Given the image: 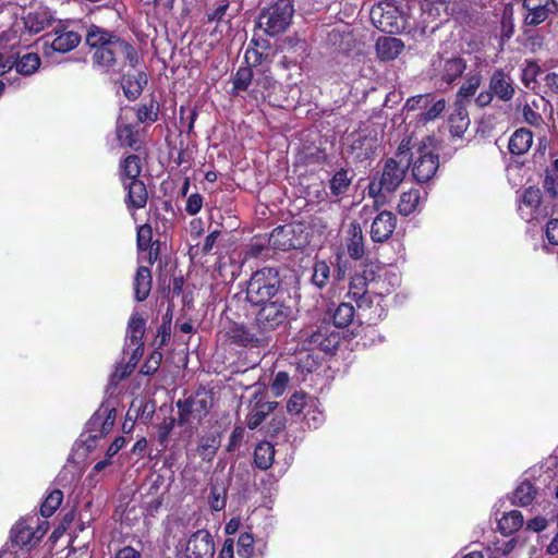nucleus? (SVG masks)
Masks as SVG:
<instances>
[{
	"label": "nucleus",
	"instance_id": "a878e982",
	"mask_svg": "<svg viewBox=\"0 0 558 558\" xmlns=\"http://www.w3.org/2000/svg\"><path fill=\"white\" fill-rule=\"evenodd\" d=\"M345 247L349 256L353 259H360L364 255V236L359 223H351L348 230Z\"/></svg>",
	"mask_w": 558,
	"mask_h": 558
},
{
	"label": "nucleus",
	"instance_id": "4be33fe9",
	"mask_svg": "<svg viewBox=\"0 0 558 558\" xmlns=\"http://www.w3.org/2000/svg\"><path fill=\"white\" fill-rule=\"evenodd\" d=\"M178 411H179V424L185 425L189 424L191 418H201L203 414L206 413V401L205 400H195V399H185L179 400L177 402Z\"/></svg>",
	"mask_w": 558,
	"mask_h": 558
},
{
	"label": "nucleus",
	"instance_id": "4468645a",
	"mask_svg": "<svg viewBox=\"0 0 558 558\" xmlns=\"http://www.w3.org/2000/svg\"><path fill=\"white\" fill-rule=\"evenodd\" d=\"M277 407L275 401H266L264 395L259 391L254 392L248 403V414L246 416V424L250 429L257 428L262 422Z\"/></svg>",
	"mask_w": 558,
	"mask_h": 558
},
{
	"label": "nucleus",
	"instance_id": "5fc2aeb1",
	"mask_svg": "<svg viewBox=\"0 0 558 558\" xmlns=\"http://www.w3.org/2000/svg\"><path fill=\"white\" fill-rule=\"evenodd\" d=\"M101 435H107L113 427L116 421V410L113 408L101 407Z\"/></svg>",
	"mask_w": 558,
	"mask_h": 558
},
{
	"label": "nucleus",
	"instance_id": "f257e3e1",
	"mask_svg": "<svg viewBox=\"0 0 558 558\" xmlns=\"http://www.w3.org/2000/svg\"><path fill=\"white\" fill-rule=\"evenodd\" d=\"M399 282L397 274L376 263H368L351 278L348 295L356 302L367 323L376 324L386 314L385 295L390 294Z\"/></svg>",
	"mask_w": 558,
	"mask_h": 558
},
{
	"label": "nucleus",
	"instance_id": "393cba45",
	"mask_svg": "<svg viewBox=\"0 0 558 558\" xmlns=\"http://www.w3.org/2000/svg\"><path fill=\"white\" fill-rule=\"evenodd\" d=\"M220 444L221 439L218 432H207L199 436L196 452L202 460L210 462L219 450Z\"/></svg>",
	"mask_w": 558,
	"mask_h": 558
},
{
	"label": "nucleus",
	"instance_id": "20e7f679",
	"mask_svg": "<svg viewBox=\"0 0 558 558\" xmlns=\"http://www.w3.org/2000/svg\"><path fill=\"white\" fill-rule=\"evenodd\" d=\"M280 288L279 272L276 268L265 267L253 274L251 277L246 298L253 305L274 301L278 298Z\"/></svg>",
	"mask_w": 558,
	"mask_h": 558
},
{
	"label": "nucleus",
	"instance_id": "1a4fd4ad",
	"mask_svg": "<svg viewBox=\"0 0 558 558\" xmlns=\"http://www.w3.org/2000/svg\"><path fill=\"white\" fill-rule=\"evenodd\" d=\"M373 25L384 33H397L403 28V20L398 7L391 1H380L369 12Z\"/></svg>",
	"mask_w": 558,
	"mask_h": 558
},
{
	"label": "nucleus",
	"instance_id": "338daca9",
	"mask_svg": "<svg viewBox=\"0 0 558 558\" xmlns=\"http://www.w3.org/2000/svg\"><path fill=\"white\" fill-rule=\"evenodd\" d=\"M543 187L551 198L558 195V180L548 173L545 175Z\"/></svg>",
	"mask_w": 558,
	"mask_h": 558
},
{
	"label": "nucleus",
	"instance_id": "6e6d98bb",
	"mask_svg": "<svg viewBox=\"0 0 558 558\" xmlns=\"http://www.w3.org/2000/svg\"><path fill=\"white\" fill-rule=\"evenodd\" d=\"M137 362L138 361L135 362V360H132V357H131L129 363H126L124 365H118L116 367L114 372L111 374V377H110L111 384L116 385L117 383H119L120 380L125 378L128 375H130L133 372Z\"/></svg>",
	"mask_w": 558,
	"mask_h": 558
},
{
	"label": "nucleus",
	"instance_id": "ea45409f",
	"mask_svg": "<svg viewBox=\"0 0 558 558\" xmlns=\"http://www.w3.org/2000/svg\"><path fill=\"white\" fill-rule=\"evenodd\" d=\"M63 500V493L60 489L52 490L44 500L40 507V513L45 518L51 517L60 507Z\"/></svg>",
	"mask_w": 558,
	"mask_h": 558
},
{
	"label": "nucleus",
	"instance_id": "f8f14e48",
	"mask_svg": "<svg viewBox=\"0 0 558 558\" xmlns=\"http://www.w3.org/2000/svg\"><path fill=\"white\" fill-rule=\"evenodd\" d=\"M46 529L34 526L27 520L19 521L11 530V542L13 547H26L31 553L32 547L44 536Z\"/></svg>",
	"mask_w": 558,
	"mask_h": 558
},
{
	"label": "nucleus",
	"instance_id": "09e8293b",
	"mask_svg": "<svg viewBox=\"0 0 558 558\" xmlns=\"http://www.w3.org/2000/svg\"><path fill=\"white\" fill-rule=\"evenodd\" d=\"M254 553V538L250 533H242L238 539V555L250 558Z\"/></svg>",
	"mask_w": 558,
	"mask_h": 558
},
{
	"label": "nucleus",
	"instance_id": "3c124183",
	"mask_svg": "<svg viewBox=\"0 0 558 558\" xmlns=\"http://www.w3.org/2000/svg\"><path fill=\"white\" fill-rule=\"evenodd\" d=\"M304 418L308 427L317 428L324 422L325 416L323 411L316 409L315 402L311 400V404L305 412Z\"/></svg>",
	"mask_w": 558,
	"mask_h": 558
},
{
	"label": "nucleus",
	"instance_id": "f03ea898",
	"mask_svg": "<svg viewBox=\"0 0 558 558\" xmlns=\"http://www.w3.org/2000/svg\"><path fill=\"white\" fill-rule=\"evenodd\" d=\"M409 153L414 179L417 182H426L432 179L439 166L435 140L432 136H425L420 143H416L413 136L403 138L398 147L397 155L401 157Z\"/></svg>",
	"mask_w": 558,
	"mask_h": 558
},
{
	"label": "nucleus",
	"instance_id": "c03bdc74",
	"mask_svg": "<svg viewBox=\"0 0 558 558\" xmlns=\"http://www.w3.org/2000/svg\"><path fill=\"white\" fill-rule=\"evenodd\" d=\"M329 274H330V268L326 262H323V260L316 262L314 265V269H313L312 282L316 287L323 288L327 283Z\"/></svg>",
	"mask_w": 558,
	"mask_h": 558
},
{
	"label": "nucleus",
	"instance_id": "c756f323",
	"mask_svg": "<svg viewBox=\"0 0 558 558\" xmlns=\"http://www.w3.org/2000/svg\"><path fill=\"white\" fill-rule=\"evenodd\" d=\"M524 523L523 514L519 510H512L504 515L498 521V529L504 535H510L519 531Z\"/></svg>",
	"mask_w": 558,
	"mask_h": 558
},
{
	"label": "nucleus",
	"instance_id": "79ce46f5",
	"mask_svg": "<svg viewBox=\"0 0 558 558\" xmlns=\"http://www.w3.org/2000/svg\"><path fill=\"white\" fill-rule=\"evenodd\" d=\"M117 137L121 146L134 147L137 143V135L130 124H118Z\"/></svg>",
	"mask_w": 558,
	"mask_h": 558
},
{
	"label": "nucleus",
	"instance_id": "e433bc0d",
	"mask_svg": "<svg viewBox=\"0 0 558 558\" xmlns=\"http://www.w3.org/2000/svg\"><path fill=\"white\" fill-rule=\"evenodd\" d=\"M448 9L446 0H421V10L426 21H435Z\"/></svg>",
	"mask_w": 558,
	"mask_h": 558
},
{
	"label": "nucleus",
	"instance_id": "bb28decb",
	"mask_svg": "<svg viewBox=\"0 0 558 558\" xmlns=\"http://www.w3.org/2000/svg\"><path fill=\"white\" fill-rule=\"evenodd\" d=\"M533 144V133L524 128L518 129L509 138L508 148L513 155H523Z\"/></svg>",
	"mask_w": 558,
	"mask_h": 558
},
{
	"label": "nucleus",
	"instance_id": "b1692460",
	"mask_svg": "<svg viewBox=\"0 0 558 558\" xmlns=\"http://www.w3.org/2000/svg\"><path fill=\"white\" fill-rule=\"evenodd\" d=\"M404 44L397 37L384 36L376 41V52L381 61H392L399 57Z\"/></svg>",
	"mask_w": 558,
	"mask_h": 558
},
{
	"label": "nucleus",
	"instance_id": "de8ad7c7",
	"mask_svg": "<svg viewBox=\"0 0 558 558\" xmlns=\"http://www.w3.org/2000/svg\"><path fill=\"white\" fill-rule=\"evenodd\" d=\"M208 504L214 511H220L226 507V493L222 487L211 486Z\"/></svg>",
	"mask_w": 558,
	"mask_h": 558
},
{
	"label": "nucleus",
	"instance_id": "0e129e2a",
	"mask_svg": "<svg viewBox=\"0 0 558 558\" xmlns=\"http://www.w3.org/2000/svg\"><path fill=\"white\" fill-rule=\"evenodd\" d=\"M228 8V2L220 3L213 12L207 13V22H221L227 13Z\"/></svg>",
	"mask_w": 558,
	"mask_h": 558
},
{
	"label": "nucleus",
	"instance_id": "7ed1b4c3",
	"mask_svg": "<svg viewBox=\"0 0 558 558\" xmlns=\"http://www.w3.org/2000/svg\"><path fill=\"white\" fill-rule=\"evenodd\" d=\"M137 50L126 40H113L93 53V63L104 72L121 73L123 65L134 69L138 63Z\"/></svg>",
	"mask_w": 558,
	"mask_h": 558
},
{
	"label": "nucleus",
	"instance_id": "423d86ee",
	"mask_svg": "<svg viewBox=\"0 0 558 558\" xmlns=\"http://www.w3.org/2000/svg\"><path fill=\"white\" fill-rule=\"evenodd\" d=\"M293 14L294 8L290 0H278L262 12L258 25L267 35L276 36L289 27Z\"/></svg>",
	"mask_w": 558,
	"mask_h": 558
},
{
	"label": "nucleus",
	"instance_id": "72a5a7b5",
	"mask_svg": "<svg viewBox=\"0 0 558 558\" xmlns=\"http://www.w3.org/2000/svg\"><path fill=\"white\" fill-rule=\"evenodd\" d=\"M16 71L23 75H31L35 73L40 66V58L37 53L28 52L22 56L19 60L12 58Z\"/></svg>",
	"mask_w": 558,
	"mask_h": 558
},
{
	"label": "nucleus",
	"instance_id": "f704fd0d",
	"mask_svg": "<svg viewBox=\"0 0 558 558\" xmlns=\"http://www.w3.org/2000/svg\"><path fill=\"white\" fill-rule=\"evenodd\" d=\"M354 315V306L348 302H343L339 304L333 312V325L338 328H345L352 323Z\"/></svg>",
	"mask_w": 558,
	"mask_h": 558
},
{
	"label": "nucleus",
	"instance_id": "9b49d317",
	"mask_svg": "<svg viewBox=\"0 0 558 558\" xmlns=\"http://www.w3.org/2000/svg\"><path fill=\"white\" fill-rule=\"evenodd\" d=\"M215 551V543L211 534L207 530H198L187 538L183 557L214 558Z\"/></svg>",
	"mask_w": 558,
	"mask_h": 558
},
{
	"label": "nucleus",
	"instance_id": "473e14b6",
	"mask_svg": "<svg viewBox=\"0 0 558 558\" xmlns=\"http://www.w3.org/2000/svg\"><path fill=\"white\" fill-rule=\"evenodd\" d=\"M421 196L418 190H410L408 192H403L400 195V201L398 203V211L402 216H409L413 214L420 203Z\"/></svg>",
	"mask_w": 558,
	"mask_h": 558
},
{
	"label": "nucleus",
	"instance_id": "aec40b11",
	"mask_svg": "<svg viewBox=\"0 0 558 558\" xmlns=\"http://www.w3.org/2000/svg\"><path fill=\"white\" fill-rule=\"evenodd\" d=\"M269 245L275 250L289 251L301 246L292 226H279L269 235Z\"/></svg>",
	"mask_w": 558,
	"mask_h": 558
},
{
	"label": "nucleus",
	"instance_id": "c85d7f7f",
	"mask_svg": "<svg viewBox=\"0 0 558 558\" xmlns=\"http://www.w3.org/2000/svg\"><path fill=\"white\" fill-rule=\"evenodd\" d=\"M113 40L122 39L96 25H92L86 34L87 45L95 50L101 47H106L107 43H111Z\"/></svg>",
	"mask_w": 558,
	"mask_h": 558
},
{
	"label": "nucleus",
	"instance_id": "cd10ccee",
	"mask_svg": "<svg viewBox=\"0 0 558 558\" xmlns=\"http://www.w3.org/2000/svg\"><path fill=\"white\" fill-rule=\"evenodd\" d=\"M151 289V275L150 270L141 266L137 268L135 278H134V295L138 302H142L147 299Z\"/></svg>",
	"mask_w": 558,
	"mask_h": 558
},
{
	"label": "nucleus",
	"instance_id": "0eeeda50",
	"mask_svg": "<svg viewBox=\"0 0 558 558\" xmlns=\"http://www.w3.org/2000/svg\"><path fill=\"white\" fill-rule=\"evenodd\" d=\"M553 208L554 205L543 198L541 190L534 186L524 190L519 204V213L527 222L545 219Z\"/></svg>",
	"mask_w": 558,
	"mask_h": 558
},
{
	"label": "nucleus",
	"instance_id": "dca6fc26",
	"mask_svg": "<svg viewBox=\"0 0 558 558\" xmlns=\"http://www.w3.org/2000/svg\"><path fill=\"white\" fill-rule=\"evenodd\" d=\"M54 37L49 41L50 34L45 36L46 44H50L53 51L65 53L78 46L81 43V35L74 31L68 29L64 24H58L53 28Z\"/></svg>",
	"mask_w": 558,
	"mask_h": 558
},
{
	"label": "nucleus",
	"instance_id": "69168bd1",
	"mask_svg": "<svg viewBox=\"0 0 558 558\" xmlns=\"http://www.w3.org/2000/svg\"><path fill=\"white\" fill-rule=\"evenodd\" d=\"M546 238L549 243L558 245V219H551L547 222Z\"/></svg>",
	"mask_w": 558,
	"mask_h": 558
},
{
	"label": "nucleus",
	"instance_id": "680f3d73",
	"mask_svg": "<svg viewBox=\"0 0 558 558\" xmlns=\"http://www.w3.org/2000/svg\"><path fill=\"white\" fill-rule=\"evenodd\" d=\"M203 207V196L198 193H193L187 197L185 210L189 215L194 216L201 211Z\"/></svg>",
	"mask_w": 558,
	"mask_h": 558
},
{
	"label": "nucleus",
	"instance_id": "6ab92c4d",
	"mask_svg": "<svg viewBox=\"0 0 558 558\" xmlns=\"http://www.w3.org/2000/svg\"><path fill=\"white\" fill-rule=\"evenodd\" d=\"M489 89L493 95L502 101H509L514 96L513 81L502 70H496L489 78Z\"/></svg>",
	"mask_w": 558,
	"mask_h": 558
},
{
	"label": "nucleus",
	"instance_id": "ddd939ff",
	"mask_svg": "<svg viewBox=\"0 0 558 558\" xmlns=\"http://www.w3.org/2000/svg\"><path fill=\"white\" fill-rule=\"evenodd\" d=\"M145 332V320L138 313H134L128 325L125 349L132 351V360L138 361L143 353V336Z\"/></svg>",
	"mask_w": 558,
	"mask_h": 558
},
{
	"label": "nucleus",
	"instance_id": "e2e57ef3",
	"mask_svg": "<svg viewBox=\"0 0 558 558\" xmlns=\"http://www.w3.org/2000/svg\"><path fill=\"white\" fill-rule=\"evenodd\" d=\"M515 539L512 538V539H509V541H502V542H496L494 543V546L492 547L493 549H495L496 553L500 554L501 556H507L509 555L515 547Z\"/></svg>",
	"mask_w": 558,
	"mask_h": 558
},
{
	"label": "nucleus",
	"instance_id": "4c0bfd02",
	"mask_svg": "<svg viewBox=\"0 0 558 558\" xmlns=\"http://www.w3.org/2000/svg\"><path fill=\"white\" fill-rule=\"evenodd\" d=\"M536 496V489L529 481L520 483L513 493V502L521 507L530 505Z\"/></svg>",
	"mask_w": 558,
	"mask_h": 558
},
{
	"label": "nucleus",
	"instance_id": "052dcab7",
	"mask_svg": "<svg viewBox=\"0 0 558 558\" xmlns=\"http://www.w3.org/2000/svg\"><path fill=\"white\" fill-rule=\"evenodd\" d=\"M151 241V228L147 225L141 226L137 229V247L141 251H146Z\"/></svg>",
	"mask_w": 558,
	"mask_h": 558
},
{
	"label": "nucleus",
	"instance_id": "49530a36",
	"mask_svg": "<svg viewBox=\"0 0 558 558\" xmlns=\"http://www.w3.org/2000/svg\"><path fill=\"white\" fill-rule=\"evenodd\" d=\"M450 122L451 133L460 136L466 130L470 120L466 112L462 109H459L456 114L450 117Z\"/></svg>",
	"mask_w": 558,
	"mask_h": 558
},
{
	"label": "nucleus",
	"instance_id": "58836bf2",
	"mask_svg": "<svg viewBox=\"0 0 558 558\" xmlns=\"http://www.w3.org/2000/svg\"><path fill=\"white\" fill-rule=\"evenodd\" d=\"M445 108H446L445 99L440 98V99L435 100L433 98V101L428 106V108L423 109V111L416 116L417 123L426 124L427 122L434 121L444 112Z\"/></svg>",
	"mask_w": 558,
	"mask_h": 558
},
{
	"label": "nucleus",
	"instance_id": "39448f33",
	"mask_svg": "<svg viewBox=\"0 0 558 558\" xmlns=\"http://www.w3.org/2000/svg\"><path fill=\"white\" fill-rule=\"evenodd\" d=\"M257 306L259 310L255 315L254 324L262 336H267V333L286 326L292 314L291 307L279 298Z\"/></svg>",
	"mask_w": 558,
	"mask_h": 558
},
{
	"label": "nucleus",
	"instance_id": "6e6552de",
	"mask_svg": "<svg viewBox=\"0 0 558 558\" xmlns=\"http://www.w3.org/2000/svg\"><path fill=\"white\" fill-rule=\"evenodd\" d=\"M409 163L408 161L405 166H400L395 159H387L381 174L378 178H374L368 184L367 194H378L379 190H386L387 193L395 192L403 181Z\"/></svg>",
	"mask_w": 558,
	"mask_h": 558
},
{
	"label": "nucleus",
	"instance_id": "8fccbe9b",
	"mask_svg": "<svg viewBox=\"0 0 558 558\" xmlns=\"http://www.w3.org/2000/svg\"><path fill=\"white\" fill-rule=\"evenodd\" d=\"M482 82V76L480 74H472L465 78V82L459 89V95L462 97L473 96L477 88L480 87Z\"/></svg>",
	"mask_w": 558,
	"mask_h": 558
},
{
	"label": "nucleus",
	"instance_id": "603ef678",
	"mask_svg": "<svg viewBox=\"0 0 558 558\" xmlns=\"http://www.w3.org/2000/svg\"><path fill=\"white\" fill-rule=\"evenodd\" d=\"M290 377L286 372H278L270 385V391L275 397H280L286 391Z\"/></svg>",
	"mask_w": 558,
	"mask_h": 558
},
{
	"label": "nucleus",
	"instance_id": "f3484780",
	"mask_svg": "<svg viewBox=\"0 0 558 558\" xmlns=\"http://www.w3.org/2000/svg\"><path fill=\"white\" fill-rule=\"evenodd\" d=\"M396 225L397 218L391 211H380L371 225V239L377 243L387 241L392 235Z\"/></svg>",
	"mask_w": 558,
	"mask_h": 558
},
{
	"label": "nucleus",
	"instance_id": "9d476101",
	"mask_svg": "<svg viewBox=\"0 0 558 558\" xmlns=\"http://www.w3.org/2000/svg\"><path fill=\"white\" fill-rule=\"evenodd\" d=\"M465 69V60L457 54L438 53L432 59L434 77L447 85L460 78Z\"/></svg>",
	"mask_w": 558,
	"mask_h": 558
},
{
	"label": "nucleus",
	"instance_id": "2eb2a0df",
	"mask_svg": "<svg viewBox=\"0 0 558 558\" xmlns=\"http://www.w3.org/2000/svg\"><path fill=\"white\" fill-rule=\"evenodd\" d=\"M136 66L132 69L130 65H123V72L120 73L123 93L130 100H135L147 84L146 74Z\"/></svg>",
	"mask_w": 558,
	"mask_h": 558
},
{
	"label": "nucleus",
	"instance_id": "a19ab883",
	"mask_svg": "<svg viewBox=\"0 0 558 558\" xmlns=\"http://www.w3.org/2000/svg\"><path fill=\"white\" fill-rule=\"evenodd\" d=\"M254 81V73L251 66L240 68L233 78V89L239 93L246 90L250 84Z\"/></svg>",
	"mask_w": 558,
	"mask_h": 558
},
{
	"label": "nucleus",
	"instance_id": "7c9ffc66",
	"mask_svg": "<svg viewBox=\"0 0 558 558\" xmlns=\"http://www.w3.org/2000/svg\"><path fill=\"white\" fill-rule=\"evenodd\" d=\"M275 448L268 441L259 442L254 451V462L260 470H267L272 465Z\"/></svg>",
	"mask_w": 558,
	"mask_h": 558
},
{
	"label": "nucleus",
	"instance_id": "412c9836",
	"mask_svg": "<svg viewBox=\"0 0 558 558\" xmlns=\"http://www.w3.org/2000/svg\"><path fill=\"white\" fill-rule=\"evenodd\" d=\"M123 186L128 192L125 203L129 209L135 210L146 206L148 193L142 180L124 181Z\"/></svg>",
	"mask_w": 558,
	"mask_h": 558
},
{
	"label": "nucleus",
	"instance_id": "5701e85b",
	"mask_svg": "<svg viewBox=\"0 0 558 558\" xmlns=\"http://www.w3.org/2000/svg\"><path fill=\"white\" fill-rule=\"evenodd\" d=\"M53 20V15L46 7H38L24 16V26L32 33L37 34L45 29Z\"/></svg>",
	"mask_w": 558,
	"mask_h": 558
},
{
	"label": "nucleus",
	"instance_id": "864d4df0",
	"mask_svg": "<svg viewBox=\"0 0 558 558\" xmlns=\"http://www.w3.org/2000/svg\"><path fill=\"white\" fill-rule=\"evenodd\" d=\"M136 117L140 122H155L158 118V107L151 101L149 105L138 107Z\"/></svg>",
	"mask_w": 558,
	"mask_h": 558
},
{
	"label": "nucleus",
	"instance_id": "a18cd8bd",
	"mask_svg": "<svg viewBox=\"0 0 558 558\" xmlns=\"http://www.w3.org/2000/svg\"><path fill=\"white\" fill-rule=\"evenodd\" d=\"M310 404L307 396L304 392H294L287 403V409L289 413L296 415L300 414L303 409L307 410Z\"/></svg>",
	"mask_w": 558,
	"mask_h": 558
},
{
	"label": "nucleus",
	"instance_id": "13d9d810",
	"mask_svg": "<svg viewBox=\"0 0 558 558\" xmlns=\"http://www.w3.org/2000/svg\"><path fill=\"white\" fill-rule=\"evenodd\" d=\"M101 413L100 409L97 410L94 415L89 418V421L86 424L87 430L90 434L89 438L93 440L102 437L101 435Z\"/></svg>",
	"mask_w": 558,
	"mask_h": 558
},
{
	"label": "nucleus",
	"instance_id": "774afa93",
	"mask_svg": "<svg viewBox=\"0 0 558 558\" xmlns=\"http://www.w3.org/2000/svg\"><path fill=\"white\" fill-rule=\"evenodd\" d=\"M548 525L547 520L544 517H535L527 521L526 530L539 533L544 531Z\"/></svg>",
	"mask_w": 558,
	"mask_h": 558
},
{
	"label": "nucleus",
	"instance_id": "c9c22d12",
	"mask_svg": "<svg viewBox=\"0 0 558 558\" xmlns=\"http://www.w3.org/2000/svg\"><path fill=\"white\" fill-rule=\"evenodd\" d=\"M352 178L353 177L350 175V172L347 169H340L337 171L329 183L331 194L335 196L344 194L352 182Z\"/></svg>",
	"mask_w": 558,
	"mask_h": 558
},
{
	"label": "nucleus",
	"instance_id": "a211bd4d",
	"mask_svg": "<svg viewBox=\"0 0 558 558\" xmlns=\"http://www.w3.org/2000/svg\"><path fill=\"white\" fill-rule=\"evenodd\" d=\"M228 338L231 343L242 347H263L268 342V336L253 332L244 325H233L228 331Z\"/></svg>",
	"mask_w": 558,
	"mask_h": 558
},
{
	"label": "nucleus",
	"instance_id": "2f4dec72",
	"mask_svg": "<svg viewBox=\"0 0 558 558\" xmlns=\"http://www.w3.org/2000/svg\"><path fill=\"white\" fill-rule=\"evenodd\" d=\"M120 171L122 182L140 180L138 177L142 171L141 158L137 155H130L125 157L120 163Z\"/></svg>",
	"mask_w": 558,
	"mask_h": 558
},
{
	"label": "nucleus",
	"instance_id": "37998d69",
	"mask_svg": "<svg viewBox=\"0 0 558 558\" xmlns=\"http://www.w3.org/2000/svg\"><path fill=\"white\" fill-rule=\"evenodd\" d=\"M433 101V96L429 94L426 95H417L409 98L407 102L404 104L403 110H405L408 113L411 111L420 110L421 112L423 109H427L428 106Z\"/></svg>",
	"mask_w": 558,
	"mask_h": 558
},
{
	"label": "nucleus",
	"instance_id": "4d7b16f0",
	"mask_svg": "<svg viewBox=\"0 0 558 558\" xmlns=\"http://www.w3.org/2000/svg\"><path fill=\"white\" fill-rule=\"evenodd\" d=\"M255 88L253 92L259 94L262 97H266V93L275 86V81L270 75L264 74L260 77L254 78Z\"/></svg>",
	"mask_w": 558,
	"mask_h": 558
},
{
	"label": "nucleus",
	"instance_id": "bf43d9fd",
	"mask_svg": "<svg viewBox=\"0 0 558 558\" xmlns=\"http://www.w3.org/2000/svg\"><path fill=\"white\" fill-rule=\"evenodd\" d=\"M0 558H29L28 548L26 547H13L12 543H9L1 551Z\"/></svg>",
	"mask_w": 558,
	"mask_h": 558
}]
</instances>
